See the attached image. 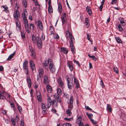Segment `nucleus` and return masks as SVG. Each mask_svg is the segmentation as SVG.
<instances>
[{"instance_id":"1","label":"nucleus","mask_w":126,"mask_h":126,"mask_svg":"<svg viewBox=\"0 0 126 126\" xmlns=\"http://www.w3.org/2000/svg\"><path fill=\"white\" fill-rule=\"evenodd\" d=\"M51 105L52 108L57 107V104L56 101L54 100H52L49 96H48L47 98V109H49Z\"/></svg>"},{"instance_id":"2","label":"nucleus","mask_w":126,"mask_h":126,"mask_svg":"<svg viewBox=\"0 0 126 126\" xmlns=\"http://www.w3.org/2000/svg\"><path fill=\"white\" fill-rule=\"evenodd\" d=\"M28 61L27 60H25L23 63V68L24 70H27V72H25L26 74H28Z\"/></svg>"},{"instance_id":"3","label":"nucleus","mask_w":126,"mask_h":126,"mask_svg":"<svg viewBox=\"0 0 126 126\" xmlns=\"http://www.w3.org/2000/svg\"><path fill=\"white\" fill-rule=\"evenodd\" d=\"M5 92L4 88L0 84V99H3V94Z\"/></svg>"},{"instance_id":"4","label":"nucleus","mask_w":126,"mask_h":126,"mask_svg":"<svg viewBox=\"0 0 126 126\" xmlns=\"http://www.w3.org/2000/svg\"><path fill=\"white\" fill-rule=\"evenodd\" d=\"M35 23L37 26H38L41 31H42L43 30V24L41 20H38Z\"/></svg>"},{"instance_id":"5","label":"nucleus","mask_w":126,"mask_h":126,"mask_svg":"<svg viewBox=\"0 0 126 126\" xmlns=\"http://www.w3.org/2000/svg\"><path fill=\"white\" fill-rule=\"evenodd\" d=\"M74 98L71 95L70 97L69 102L68 103V108H70L71 109L73 108V106Z\"/></svg>"},{"instance_id":"6","label":"nucleus","mask_w":126,"mask_h":126,"mask_svg":"<svg viewBox=\"0 0 126 126\" xmlns=\"http://www.w3.org/2000/svg\"><path fill=\"white\" fill-rule=\"evenodd\" d=\"M49 68L50 70V71L52 73H54L56 71V68L55 66L53 64L52 61L51 63H50L49 65Z\"/></svg>"},{"instance_id":"7","label":"nucleus","mask_w":126,"mask_h":126,"mask_svg":"<svg viewBox=\"0 0 126 126\" xmlns=\"http://www.w3.org/2000/svg\"><path fill=\"white\" fill-rule=\"evenodd\" d=\"M17 21H18L20 18V15L19 12L18 10H16L14 12V14L13 15Z\"/></svg>"},{"instance_id":"8","label":"nucleus","mask_w":126,"mask_h":126,"mask_svg":"<svg viewBox=\"0 0 126 126\" xmlns=\"http://www.w3.org/2000/svg\"><path fill=\"white\" fill-rule=\"evenodd\" d=\"M37 45L39 48H41L42 46V40L39 36H37V41L36 42Z\"/></svg>"},{"instance_id":"9","label":"nucleus","mask_w":126,"mask_h":126,"mask_svg":"<svg viewBox=\"0 0 126 126\" xmlns=\"http://www.w3.org/2000/svg\"><path fill=\"white\" fill-rule=\"evenodd\" d=\"M36 96L38 101L40 102H42V96L40 92L38 91H36Z\"/></svg>"},{"instance_id":"10","label":"nucleus","mask_w":126,"mask_h":126,"mask_svg":"<svg viewBox=\"0 0 126 126\" xmlns=\"http://www.w3.org/2000/svg\"><path fill=\"white\" fill-rule=\"evenodd\" d=\"M52 62L51 59H49L45 61V62L43 63V66L45 67H47L48 64L49 65L50 63H51Z\"/></svg>"},{"instance_id":"11","label":"nucleus","mask_w":126,"mask_h":126,"mask_svg":"<svg viewBox=\"0 0 126 126\" xmlns=\"http://www.w3.org/2000/svg\"><path fill=\"white\" fill-rule=\"evenodd\" d=\"M58 81L59 86L63 88L64 87V83L61 78L59 77L58 79Z\"/></svg>"},{"instance_id":"12","label":"nucleus","mask_w":126,"mask_h":126,"mask_svg":"<svg viewBox=\"0 0 126 126\" xmlns=\"http://www.w3.org/2000/svg\"><path fill=\"white\" fill-rule=\"evenodd\" d=\"M67 65L69 67L71 71H73L74 69L73 66V65L72 62L71 61H68L67 62Z\"/></svg>"},{"instance_id":"13","label":"nucleus","mask_w":126,"mask_h":126,"mask_svg":"<svg viewBox=\"0 0 126 126\" xmlns=\"http://www.w3.org/2000/svg\"><path fill=\"white\" fill-rule=\"evenodd\" d=\"M67 85L68 88L70 89L72 88L73 86V83L72 82L70 81L68 79H67Z\"/></svg>"},{"instance_id":"14","label":"nucleus","mask_w":126,"mask_h":126,"mask_svg":"<svg viewBox=\"0 0 126 126\" xmlns=\"http://www.w3.org/2000/svg\"><path fill=\"white\" fill-rule=\"evenodd\" d=\"M73 108L71 109L70 108H68V109L66 110V113L68 116H70L72 114V113L71 110H72Z\"/></svg>"},{"instance_id":"15","label":"nucleus","mask_w":126,"mask_h":126,"mask_svg":"<svg viewBox=\"0 0 126 126\" xmlns=\"http://www.w3.org/2000/svg\"><path fill=\"white\" fill-rule=\"evenodd\" d=\"M29 63L31 69L32 71L34 70L35 67L33 61L32 60H31L29 62Z\"/></svg>"},{"instance_id":"16","label":"nucleus","mask_w":126,"mask_h":126,"mask_svg":"<svg viewBox=\"0 0 126 126\" xmlns=\"http://www.w3.org/2000/svg\"><path fill=\"white\" fill-rule=\"evenodd\" d=\"M26 79L27 82L28 83L29 87L30 88L32 86V83L31 79L30 77L28 76L27 77Z\"/></svg>"},{"instance_id":"17","label":"nucleus","mask_w":126,"mask_h":126,"mask_svg":"<svg viewBox=\"0 0 126 126\" xmlns=\"http://www.w3.org/2000/svg\"><path fill=\"white\" fill-rule=\"evenodd\" d=\"M68 50L66 48L62 47L61 48L60 51L63 52L64 54H67L68 53Z\"/></svg>"},{"instance_id":"18","label":"nucleus","mask_w":126,"mask_h":126,"mask_svg":"<svg viewBox=\"0 0 126 126\" xmlns=\"http://www.w3.org/2000/svg\"><path fill=\"white\" fill-rule=\"evenodd\" d=\"M69 37L70 40V45H72L75 42V39L72 35Z\"/></svg>"},{"instance_id":"19","label":"nucleus","mask_w":126,"mask_h":126,"mask_svg":"<svg viewBox=\"0 0 126 126\" xmlns=\"http://www.w3.org/2000/svg\"><path fill=\"white\" fill-rule=\"evenodd\" d=\"M86 9L89 15L91 16L92 15V11L90 7L88 6H87L86 7Z\"/></svg>"},{"instance_id":"20","label":"nucleus","mask_w":126,"mask_h":126,"mask_svg":"<svg viewBox=\"0 0 126 126\" xmlns=\"http://www.w3.org/2000/svg\"><path fill=\"white\" fill-rule=\"evenodd\" d=\"M37 37H36L34 35L32 36V41L33 43H36L37 41Z\"/></svg>"},{"instance_id":"21","label":"nucleus","mask_w":126,"mask_h":126,"mask_svg":"<svg viewBox=\"0 0 126 126\" xmlns=\"http://www.w3.org/2000/svg\"><path fill=\"white\" fill-rule=\"evenodd\" d=\"M39 76L41 78H42L43 77V74L44 71L43 69H40L38 70Z\"/></svg>"},{"instance_id":"22","label":"nucleus","mask_w":126,"mask_h":126,"mask_svg":"<svg viewBox=\"0 0 126 126\" xmlns=\"http://www.w3.org/2000/svg\"><path fill=\"white\" fill-rule=\"evenodd\" d=\"M25 30L26 32L28 33H30V28L29 27L28 24H25Z\"/></svg>"},{"instance_id":"23","label":"nucleus","mask_w":126,"mask_h":126,"mask_svg":"<svg viewBox=\"0 0 126 126\" xmlns=\"http://www.w3.org/2000/svg\"><path fill=\"white\" fill-rule=\"evenodd\" d=\"M44 83L46 85L47 84L48 82V77L46 75L44 76Z\"/></svg>"},{"instance_id":"24","label":"nucleus","mask_w":126,"mask_h":126,"mask_svg":"<svg viewBox=\"0 0 126 126\" xmlns=\"http://www.w3.org/2000/svg\"><path fill=\"white\" fill-rule=\"evenodd\" d=\"M16 29L18 31H20V22L19 21H16Z\"/></svg>"},{"instance_id":"25","label":"nucleus","mask_w":126,"mask_h":126,"mask_svg":"<svg viewBox=\"0 0 126 126\" xmlns=\"http://www.w3.org/2000/svg\"><path fill=\"white\" fill-rule=\"evenodd\" d=\"M41 106L42 109L43 111L44 112V114H45L46 112V110H47V108L46 107L45 104H44L43 103L41 104Z\"/></svg>"},{"instance_id":"26","label":"nucleus","mask_w":126,"mask_h":126,"mask_svg":"<svg viewBox=\"0 0 126 126\" xmlns=\"http://www.w3.org/2000/svg\"><path fill=\"white\" fill-rule=\"evenodd\" d=\"M74 82L76 84V86H75V88L77 89L78 88L79 86V82L75 78H74Z\"/></svg>"},{"instance_id":"27","label":"nucleus","mask_w":126,"mask_h":126,"mask_svg":"<svg viewBox=\"0 0 126 126\" xmlns=\"http://www.w3.org/2000/svg\"><path fill=\"white\" fill-rule=\"evenodd\" d=\"M71 47V50L72 52L74 54L75 53V48L73 44L70 45Z\"/></svg>"},{"instance_id":"28","label":"nucleus","mask_w":126,"mask_h":126,"mask_svg":"<svg viewBox=\"0 0 126 126\" xmlns=\"http://www.w3.org/2000/svg\"><path fill=\"white\" fill-rule=\"evenodd\" d=\"M46 88L48 92L49 93H51L52 90L51 87L49 85H47L46 86Z\"/></svg>"},{"instance_id":"29","label":"nucleus","mask_w":126,"mask_h":126,"mask_svg":"<svg viewBox=\"0 0 126 126\" xmlns=\"http://www.w3.org/2000/svg\"><path fill=\"white\" fill-rule=\"evenodd\" d=\"M107 109L108 112H112L111 108L110 105L107 104Z\"/></svg>"},{"instance_id":"30","label":"nucleus","mask_w":126,"mask_h":126,"mask_svg":"<svg viewBox=\"0 0 126 126\" xmlns=\"http://www.w3.org/2000/svg\"><path fill=\"white\" fill-rule=\"evenodd\" d=\"M53 9L51 6H48V12L50 14L53 13Z\"/></svg>"},{"instance_id":"31","label":"nucleus","mask_w":126,"mask_h":126,"mask_svg":"<svg viewBox=\"0 0 126 126\" xmlns=\"http://www.w3.org/2000/svg\"><path fill=\"white\" fill-rule=\"evenodd\" d=\"M15 54V52H14L13 53L11 54L9 56L8 58L7 59V60L11 59L14 56Z\"/></svg>"},{"instance_id":"32","label":"nucleus","mask_w":126,"mask_h":126,"mask_svg":"<svg viewBox=\"0 0 126 126\" xmlns=\"http://www.w3.org/2000/svg\"><path fill=\"white\" fill-rule=\"evenodd\" d=\"M58 10L61 13L62 12V6L60 3L58 4Z\"/></svg>"},{"instance_id":"33","label":"nucleus","mask_w":126,"mask_h":126,"mask_svg":"<svg viewBox=\"0 0 126 126\" xmlns=\"http://www.w3.org/2000/svg\"><path fill=\"white\" fill-rule=\"evenodd\" d=\"M22 3L24 6L25 7H26L27 6V2L26 0H23L22 1Z\"/></svg>"},{"instance_id":"34","label":"nucleus","mask_w":126,"mask_h":126,"mask_svg":"<svg viewBox=\"0 0 126 126\" xmlns=\"http://www.w3.org/2000/svg\"><path fill=\"white\" fill-rule=\"evenodd\" d=\"M119 20L120 21V23L122 24L123 25V24H124V25H125V23L124 21V20L123 19V18L122 17H120L119 18Z\"/></svg>"},{"instance_id":"35","label":"nucleus","mask_w":126,"mask_h":126,"mask_svg":"<svg viewBox=\"0 0 126 126\" xmlns=\"http://www.w3.org/2000/svg\"><path fill=\"white\" fill-rule=\"evenodd\" d=\"M88 55L89 57L90 58H92V59L94 61H96L97 60V58L94 56H90V54H88Z\"/></svg>"},{"instance_id":"36","label":"nucleus","mask_w":126,"mask_h":126,"mask_svg":"<svg viewBox=\"0 0 126 126\" xmlns=\"http://www.w3.org/2000/svg\"><path fill=\"white\" fill-rule=\"evenodd\" d=\"M11 122L14 126H16V122L14 119L12 118L11 119Z\"/></svg>"},{"instance_id":"37","label":"nucleus","mask_w":126,"mask_h":126,"mask_svg":"<svg viewBox=\"0 0 126 126\" xmlns=\"http://www.w3.org/2000/svg\"><path fill=\"white\" fill-rule=\"evenodd\" d=\"M2 7L4 9V11L6 13H8L9 12V11L8 10V7L6 6H2Z\"/></svg>"},{"instance_id":"38","label":"nucleus","mask_w":126,"mask_h":126,"mask_svg":"<svg viewBox=\"0 0 126 126\" xmlns=\"http://www.w3.org/2000/svg\"><path fill=\"white\" fill-rule=\"evenodd\" d=\"M115 39L118 43H122V41L119 37H116Z\"/></svg>"},{"instance_id":"39","label":"nucleus","mask_w":126,"mask_h":126,"mask_svg":"<svg viewBox=\"0 0 126 126\" xmlns=\"http://www.w3.org/2000/svg\"><path fill=\"white\" fill-rule=\"evenodd\" d=\"M57 93L58 95L61 94L62 93L61 90L60 88H58L57 89Z\"/></svg>"},{"instance_id":"40","label":"nucleus","mask_w":126,"mask_h":126,"mask_svg":"<svg viewBox=\"0 0 126 126\" xmlns=\"http://www.w3.org/2000/svg\"><path fill=\"white\" fill-rule=\"evenodd\" d=\"M57 97L56 98V100H57L58 102H61V100L60 97L59 95H57Z\"/></svg>"},{"instance_id":"41","label":"nucleus","mask_w":126,"mask_h":126,"mask_svg":"<svg viewBox=\"0 0 126 126\" xmlns=\"http://www.w3.org/2000/svg\"><path fill=\"white\" fill-rule=\"evenodd\" d=\"M31 56L33 57V58L35 59L36 58V54L35 51H33V52H31Z\"/></svg>"},{"instance_id":"42","label":"nucleus","mask_w":126,"mask_h":126,"mask_svg":"<svg viewBox=\"0 0 126 126\" xmlns=\"http://www.w3.org/2000/svg\"><path fill=\"white\" fill-rule=\"evenodd\" d=\"M41 38L42 41H44L45 40V36L44 34L43 33H42V35L41 37Z\"/></svg>"},{"instance_id":"43","label":"nucleus","mask_w":126,"mask_h":126,"mask_svg":"<svg viewBox=\"0 0 126 126\" xmlns=\"http://www.w3.org/2000/svg\"><path fill=\"white\" fill-rule=\"evenodd\" d=\"M77 122L78 124H79L80 122H81V117H79L77 118Z\"/></svg>"},{"instance_id":"44","label":"nucleus","mask_w":126,"mask_h":126,"mask_svg":"<svg viewBox=\"0 0 126 126\" xmlns=\"http://www.w3.org/2000/svg\"><path fill=\"white\" fill-rule=\"evenodd\" d=\"M17 108L20 112H21L22 111V108L21 106H19L18 105V104H17Z\"/></svg>"},{"instance_id":"45","label":"nucleus","mask_w":126,"mask_h":126,"mask_svg":"<svg viewBox=\"0 0 126 126\" xmlns=\"http://www.w3.org/2000/svg\"><path fill=\"white\" fill-rule=\"evenodd\" d=\"M86 113L88 117H89V118L91 120V117L93 116V115L92 114H89L88 112H86Z\"/></svg>"},{"instance_id":"46","label":"nucleus","mask_w":126,"mask_h":126,"mask_svg":"<svg viewBox=\"0 0 126 126\" xmlns=\"http://www.w3.org/2000/svg\"><path fill=\"white\" fill-rule=\"evenodd\" d=\"M66 34L67 37L68 36L69 37L72 34L70 33L68 30L66 32Z\"/></svg>"},{"instance_id":"47","label":"nucleus","mask_w":126,"mask_h":126,"mask_svg":"<svg viewBox=\"0 0 126 126\" xmlns=\"http://www.w3.org/2000/svg\"><path fill=\"white\" fill-rule=\"evenodd\" d=\"M29 50H30V51L31 52H33V51H35L34 49L32 47L30 46H29Z\"/></svg>"},{"instance_id":"48","label":"nucleus","mask_w":126,"mask_h":126,"mask_svg":"<svg viewBox=\"0 0 126 126\" xmlns=\"http://www.w3.org/2000/svg\"><path fill=\"white\" fill-rule=\"evenodd\" d=\"M114 71L117 74L118 73V68L116 67H114L113 68Z\"/></svg>"},{"instance_id":"49","label":"nucleus","mask_w":126,"mask_h":126,"mask_svg":"<svg viewBox=\"0 0 126 126\" xmlns=\"http://www.w3.org/2000/svg\"><path fill=\"white\" fill-rule=\"evenodd\" d=\"M34 25L32 24H30V29H32V30H33L34 28Z\"/></svg>"},{"instance_id":"50","label":"nucleus","mask_w":126,"mask_h":126,"mask_svg":"<svg viewBox=\"0 0 126 126\" xmlns=\"http://www.w3.org/2000/svg\"><path fill=\"white\" fill-rule=\"evenodd\" d=\"M21 37L23 39H24L25 37V35L24 32H21Z\"/></svg>"},{"instance_id":"51","label":"nucleus","mask_w":126,"mask_h":126,"mask_svg":"<svg viewBox=\"0 0 126 126\" xmlns=\"http://www.w3.org/2000/svg\"><path fill=\"white\" fill-rule=\"evenodd\" d=\"M118 28L119 29V31H122L123 30V29L122 27V26L120 24L118 25Z\"/></svg>"},{"instance_id":"52","label":"nucleus","mask_w":126,"mask_h":126,"mask_svg":"<svg viewBox=\"0 0 126 126\" xmlns=\"http://www.w3.org/2000/svg\"><path fill=\"white\" fill-rule=\"evenodd\" d=\"M87 38L90 41H91L90 37H91V35L90 34H87Z\"/></svg>"},{"instance_id":"53","label":"nucleus","mask_w":126,"mask_h":126,"mask_svg":"<svg viewBox=\"0 0 126 126\" xmlns=\"http://www.w3.org/2000/svg\"><path fill=\"white\" fill-rule=\"evenodd\" d=\"M63 126H71V124L69 123H65L63 124Z\"/></svg>"},{"instance_id":"54","label":"nucleus","mask_w":126,"mask_h":126,"mask_svg":"<svg viewBox=\"0 0 126 126\" xmlns=\"http://www.w3.org/2000/svg\"><path fill=\"white\" fill-rule=\"evenodd\" d=\"M23 18V20L24 21V23L25 24H28V21L27 20V18L26 17H25Z\"/></svg>"},{"instance_id":"55","label":"nucleus","mask_w":126,"mask_h":126,"mask_svg":"<svg viewBox=\"0 0 126 126\" xmlns=\"http://www.w3.org/2000/svg\"><path fill=\"white\" fill-rule=\"evenodd\" d=\"M117 0H112V1L111 2V4H114L115 3H116L117 2Z\"/></svg>"},{"instance_id":"56","label":"nucleus","mask_w":126,"mask_h":126,"mask_svg":"<svg viewBox=\"0 0 126 126\" xmlns=\"http://www.w3.org/2000/svg\"><path fill=\"white\" fill-rule=\"evenodd\" d=\"M66 13H64L63 16L61 17V19H66Z\"/></svg>"},{"instance_id":"57","label":"nucleus","mask_w":126,"mask_h":126,"mask_svg":"<svg viewBox=\"0 0 126 126\" xmlns=\"http://www.w3.org/2000/svg\"><path fill=\"white\" fill-rule=\"evenodd\" d=\"M90 121L93 124H95L97 123V122L96 121H94L93 119H91Z\"/></svg>"},{"instance_id":"58","label":"nucleus","mask_w":126,"mask_h":126,"mask_svg":"<svg viewBox=\"0 0 126 126\" xmlns=\"http://www.w3.org/2000/svg\"><path fill=\"white\" fill-rule=\"evenodd\" d=\"M100 84L102 86V87H104L103 82L102 80H101Z\"/></svg>"},{"instance_id":"59","label":"nucleus","mask_w":126,"mask_h":126,"mask_svg":"<svg viewBox=\"0 0 126 126\" xmlns=\"http://www.w3.org/2000/svg\"><path fill=\"white\" fill-rule=\"evenodd\" d=\"M63 95L64 97H65L66 98H68V95L67 93H64Z\"/></svg>"},{"instance_id":"60","label":"nucleus","mask_w":126,"mask_h":126,"mask_svg":"<svg viewBox=\"0 0 126 126\" xmlns=\"http://www.w3.org/2000/svg\"><path fill=\"white\" fill-rule=\"evenodd\" d=\"M49 30H50L51 32H53L54 31V29L51 26L49 27Z\"/></svg>"},{"instance_id":"61","label":"nucleus","mask_w":126,"mask_h":126,"mask_svg":"<svg viewBox=\"0 0 126 126\" xmlns=\"http://www.w3.org/2000/svg\"><path fill=\"white\" fill-rule=\"evenodd\" d=\"M16 120L17 123L19 121V117L17 116H16Z\"/></svg>"},{"instance_id":"62","label":"nucleus","mask_w":126,"mask_h":126,"mask_svg":"<svg viewBox=\"0 0 126 126\" xmlns=\"http://www.w3.org/2000/svg\"><path fill=\"white\" fill-rule=\"evenodd\" d=\"M78 124L79 126H84L83 123L82 122H80Z\"/></svg>"},{"instance_id":"63","label":"nucleus","mask_w":126,"mask_h":126,"mask_svg":"<svg viewBox=\"0 0 126 126\" xmlns=\"http://www.w3.org/2000/svg\"><path fill=\"white\" fill-rule=\"evenodd\" d=\"M85 108L86 109L88 110H92V109L91 108H90L88 106H85Z\"/></svg>"},{"instance_id":"64","label":"nucleus","mask_w":126,"mask_h":126,"mask_svg":"<svg viewBox=\"0 0 126 126\" xmlns=\"http://www.w3.org/2000/svg\"><path fill=\"white\" fill-rule=\"evenodd\" d=\"M63 24H65V21H66V19H61Z\"/></svg>"}]
</instances>
